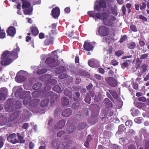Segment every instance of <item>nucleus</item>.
I'll list each match as a JSON object with an SVG mask.
<instances>
[{"mask_svg":"<svg viewBox=\"0 0 149 149\" xmlns=\"http://www.w3.org/2000/svg\"><path fill=\"white\" fill-rule=\"evenodd\" d=\"M55 57L58 58L57 55L52 54L47 58L45 61V63L48 66L53 68L58 65L60 64V61L57 59H55Z\"/></svg>","mask_w":149,"mask_h":149,"instance_id":"f257e3e1","label":"nucleus"},{"mask_svg":"<svg viewBox=\"0 0 149 149\" xmlns=\"http://www.w3.org/2000/svg\"><path fill=\"white\" fill-rule=\"evenodd\" d=\"M16 47L13 49V51H4L1 55V58L7 56L10 57L13 59H16L18 57V54L20 51L19 47L16 46Z\"/></svg>","mask_w":149,"mask_h":149,"instance_id":"f03ea898","label":"nucleus"},{"mask_svg":"<svg viewBox=\"0 0 149 149\" xmlns=\"http://www.w3.org/2000/svg\"><path fill=\"white\" fill-rule=\"evenodd\" d=\"M110 30L109 28L103 25L100 26L96 31L97 35L101 37H105L109 35Z\"/></svg>","mask_w":149,"mask_h":149,"instance_id":"7ed1b4c3","label":"nucleus"},{"mask_svg":"<svg viewBox=\"0 0 149 149\" xmlns=\"http://www.w3.org/2000/svg\"><path fill=\"white\" fill-rule=\"evenodd\" d=\"M54 33V31L52 30L49 33V35L45 36L46 38L44 42V44L45 45L48 46L53 44L54 38L52 35Z\"/></svg>","mask_w":149,"mask_h":149,"instance_id":"20e7f679","label":"nucleus"},{"mask_svg":"<svg viewBox=\"0 0 149 149\" xmlns=\"http://www.w3.org/2000/svg\"><path fill=\"white\" fill-rule=\"evenodd\" d=\"M116 20V17L113 15L109 16L106 19H105L103 22L105 26L113 27V22Z\"/></svg>","mask_w":149,"mask_h":149,"instance_id":"39448f33","label":"nucleus"},{"mask_svg":"<svg viewBox=\"0 0 149 149\" xmlns=\"http://www.w3.org/2000/svg\"><path fill=\"white\" fill-rule=\"evenodd\" d=\"M12 100V99H10L6 102L5 107L6 110L7 111L11 112L15 110V107L13 106V102Z\"/></svg>","mask_w":149,"mask_h":149,"instance_id":"423d86ee","label":"nucleus"},{"mask_svg":"<svg viewBox=\"0 0 149 149\" xmlns=\"http://www.w3.org/2000/svg\"><path fill=\"white\" fill-rule=\"evenodd\" d=\"M6 136L7 140L13 144L19 143V141H18L17 139L15 138L16 137V134L15 133L10 134L9 135L7 134Z\"/></svg>","mask_w":149,"mask_h":149,"instance_id":"0eeeda50","label":"nucleus"},{"mask_svg":"<svg viewBox=\"0 0 149 149\" xmlns=\"http://www.w3.org/2000/svg\"><path fill=\"white\" fill-rule=\"evenodd\" d=\"M24 94V99L23 101V103L24 105H27L29 102H30V100L31 98V96L30 95V92L29 91H24L23 93Z\"/></svg>","mask_w":149,"mask_h":149,"instance_id":"6e6552de","label":"nucleus"},{"mask_svg":"<svg viewBox=\"0 0 149 149\" xmlns=\"http://www.w3.org/2000/svg\"><path fill=\"white\" fill-rule=\"evenodd\" d=\"M105 80L107 83L111 87H115L118 84L116 79L113 77H107Z\"/></svg>","mask_w":149,"mask_h":149,"instance_id":"1a4fd4ad","label":"nucleus"},{"mask_svg":"<svg viewBox=\"0 0 149 149\" xmlns=\"http://www.w3.org/2000/svg\"><path fill=\"white\" fill-rule=\"evenodd\" d=\"M7 89L6 88H1L0 89V101L5 100L7 95Z\"/></svg>","mask_w":149,"mask_h":149,"instance_id":"9d476101","label":"nucleus"},{"mask_svg":"<svg viewBox=\"0 0 149 149\" xmlns=\"http://www.w3.org/2000/svg\"><path fill=\"white\" fill-rule=\"evenodd\" d=\"M60 10L58 7H56L53 8L52 10V15L55 19L57 18L59 15Z\"/></svg>","mask_w":149,"mask_h":149,"instance_id":"9b49d317","label":"nucleus"},{"mask_svg":"<svg viewBox=\"0 0 149 149\" xmlns=\"http://www.w3.org/2000/svg\"><path fill=\"white\" fill-rule=\"evenodd\" d=\"M9 57H10L7 56L5 57H3L2 58L1 56V58L2 60L1 61V63L2 65H7L10 63L12 61V59L11 58H8Z\"/></svg>","mask_w":149,"mask_h":149,"instance_id":"f8f14e48","label":"nucleus"},{"mask_svg":"<svg viewBox=\"0 0 149 149\" xmlns=\"http://www.w3.org/2000/svg\"><path fill=\"white\" fill-rule=\"evenodd\" d=\"M9 122L7 118L3 115L0 116V125L1 126L7 125Z\"/></svg>","mask_w":149,"mask_h":149,"instance_id":"ddd939ff","label":"nucleus"},{"mask_svg":"<svg viewBox=\"0 0 149 149\" xmlns=\"http://www.w3.org/2000/svg\"><path fill=\"white\" fill-rule=\"evenodd\" d=\"M16 29L13 26H10L8 29L7 32L8 35L11 36H13L16 33Z\"/></svg>","mask_w":149,"mask_h":149,"instance_id":"4468645a","label":"nucleus"},{"mask_svg":"<svg viewBox=\"0 0 149 149\" xmlns=\"http://www.w3.org/2000/svg\"><path fill=\"white\" fill-rule=\"evenodd\" d=\"M65 122L63 120H59L54 126L55 129H60L62 128L65 125Z\"/></svg>","mask_w":149,"mask_h":149,"instance_id":"2eb2a0df","label":"nucleus"},{"mask_svg":"<svg viewBox=\"0 0 149 149\" xmlns=\"http://www.w3.org/2000/svg\"><path fill=\"white\" fill-rule=\"evenodd\" d=\"M40 100L38 99H35L31 100L29 104L31 107H35L37 106L40 103Z\"/></svg>","mask_w":149,"mask_h":149,"instance_id":"dca6fc26","label":"nucleus"},{"mask_svg":"<svg viewBox=\"0 0 149 149\" xmlns=\"http://www.w3.org/2000/svg\"><path fill=\"white\" fill-rule=\"evenodd\" d=\"M72 113V111L70 109H67L63 110L62 116L65 117H69L70 115Z\"/></svg>","mask_w":149,"mask_h":149,"instance_id":"f3484780","label":"nucleus"},{"mask_svg":"<svg viewBox=\"0 0 149 149\" xmlns=\"http://www.w3.org/2000/svg\"><path fill=\"white\" fill-rule=\"evenodd\" d=\"M61 100L62 104L63 106L70 107V102L68 98L64 97L61 99Z\"/></svg>","mask_w":149,"mask_h":149,"instance_id":"a211bd4d","label":"nucleus"},{"mask_svg":"<svg viewBox=\"0 0 149 149\" xmlns=\"http://www.w3.org/2000/svg\"><path fill=\"white\" fill-rule=\"evenodd\" d=\"M72 89L71 88H65L64 92V94L68 96L70 98L72 99Z\"/></svg>","mask_w":149,"mask_h":149,"instance_id":"6ab92c4d","label":"nucleus"},{"mask_svg":"<svg viewBox=\"0 0 149 149\" xmlns=\"http://www.w3.org/2000/svg\"><path fill=\"white\" fill-rule=\"evenodd\" d=\"M84 49L87 51H90L93 48L92 45L89 42H85L84 45Z\"/></svg>","mask_w":149,"mask_h":149,"instance_id":"aec40b11","label":"nucleus"},{"mask_svg":"<svg viewBox=\"0 0 149 149\" xmlns=\"http://www.w3.org/2000/svg\"><path fill=\"white\" fill-rule=\"evenodd\" d=\"M26 79L25 76L22 75H17L15 78L16 81L18 82H24Z\"/></svg>","mask_w":149,"mask_h":149,"instance_id":"412c9836","label":"nucleus"},{"mask_svg":"<svg viewBox=\"0 0 149 149\" xmlns=\"http://www.w3.org/2000/svg\"><path fill=\"white\" fill-rule=\"evenodd\" d=\"M66 70V68L65 66H59L55 70L56 73L59 74L63 72Z\"/></svg>","mask_w":149,"mask_h":149,"instance_id":"4be33fe9","label":"nucleus"},{"mask_svg":"<svg viewBox=\"0 0 149 149\" xmlns=\"http://www.w3.org/2000/svg\"><path fill=\"white\" fill-rule=\"evenodd\" d=\"M30 30L32 34L34 36L37 35L39 33L38 30L36 26L31 27Z\"/></svg>","mask_w":149,"mask_h":149,"instance_id":"5701e85b","label":"nucleus"},{"mask_svg":"<svg viewBox=\"0 0 149 149\" xmlns=\"http://www.w3.org/2000/svg\"><path fill=\"white\" fill-rule=\"evenodd\" d=\"M49 102V99L46 98L43 100L40 103L41 107H47Z\"/></svg>","mask_w":149,"mask_h":149,"instance_id":"b1692460","label":"nucleus"},{"mask_svg":"<svg viewBox=\"0 0 149 149\" xmlns=\"http://www.w3.org/2000/svg\"><path fill=\"white\" fill-rule=\"evenodd\" d=\"M33 8L30 7L28 9H26L23 10L24 13L25 15H30L32 14Z\"/></svg>","mask_w":149,"mask_h":149,"instance_id":"393cba45","label":"nucleus"},{"mask_svg":"<svg viewBox=\"0 0 149 149\" xmlns=\"http://www.w3.org/2000/svg\"><path fill=\"white\" fill-rule=\"evenodd\" d=\"M42 87V84L40 83L37 82L34 84L32 86V88L34 90L40 89Z\"/></svg>","mask_w":149,"mask_h":149,"instance_id":"a878e982","label":"nucleus"},{"mask_svg":"<svg viewBox=\"0 0 149 149\" xmlns=\"http://www.w3.org/2000/svg\"><path fill=\"white\" fill-rule=\"evenodd\" d=\"M17 136L18 137V140H17V141H19V142L20 143H22L25 142V140L24 139L23 137L20 135L19 133L18 132L17 133Z\"/></svg>","mask_w":149,"mask_h":149,"instance_id":"bb28decb","label":"nucleus"},{"mask_svg":"<svg viewBox=\"0 0 149 149\" xmlns=\"http://www.w3.org/2000/svg\"><path fill=\"white\" fill-rule=\"evenodd\" d=\"M75 129L76 127L74 125H70L67 128L66 132L68 133H72L75 130Z\"/></svg>","mask_w":149,"mask_h":149,"instance_id":"cd10ccee","label":"nucleus"},{"mask_svg":"<svg viewBox=\"0 0 149 149\" xmlns=\"http://www.w3.org/2000/svg\"><path fill=\"white\" fill-rule=\"evenodd\" d=\"M127 47L130 49H132L135 48L136 47V44L135 42H132L128 43L127 45Z\"/></svg>","mask_w":149,"mask_h":149,"instance_id":"c85d7f7f","label":"nucleus"},{"mask_svg":"<svg viewBox=\"0 0 149 149\" xmlns=\"http://www.w3.org/2000/svg\"><path fill=\"white\" fill-rule=\"evenodd\" d=\"M53 90L58 93H59L61 91V89L60 86L58 85L55 86L52 88Z\"/></svg>","mask_w":149,"mask_h":149,"instance_id":"c756f323","label":"nucleus"},{"mask_svg":"<svg viewBox=\"0 0 149 149\" xmlns=\"http://www.w3.org/2000/svg\"><path fill=\"white\" fill-rule=\"evenodd\" d=\"M109 91L114 99H116L118 98V95L116 91L112 90H109Z\"/></svg>","mask_w":149,"mask_h":149,"instance_id":"7c9ffc66","label":"nucleus"},{"mask_svg":"<svg viewBox=\"0 0 149 149\" xmlns=\"http://www.w3.org/2000/svg\"><path fill=\"white\" fill-rule=\"evenodd\" d=\"M101 19L103 20V22L105 19H106L109 16L108 14L106 13H102Z\"/></svg>","mask_w":149,"mask_h":149,"instance_id":"2f4dec72","label":"nucleus"},{"mask_svg":"<svg viewBox=\"0 0 149 149\" xmlns=\"http://www.w3.org/2000/svg\"><path fill=\"white\" fill-rule=\"evenodd\" d=\"M76 95V97L74 95L73 97V98L74 101H78V99H79V97H80V93L79 92H76L74 93Z\"/></svg>","mask_w":149,"mask_h":149,"instance_id":"473e14b6","label":"nucleus"},{"mask_svg":"<svg viewBox=\"0 0 149 149\" xmlns=\"http://www.w3.org/2000/svg\"><path fill=\"white\" fill-rule=\"evenodd\" d=\"M31 6V4L28 1L23 2L22 3V8H29Z\"/></svg>","mask_w":149,"mask_h":149,"instance_id":"72a5a7b5","label":"nucleus"},{"mask_svg":"<svg viewBox=\"0 0 149 149\" xmlns=\"http://www.w3.org/2000/svg\"><path fill=\"white\" fill-rule=\"evenodd\" d=\"M99 3L100 6L102 8H105L107 7L105 0H100Z\"/></svg>","mask_w":149,"mask_h":149,"instance_id":"f704fd0d","label":"nucleus"},{"mask_svg":"<svg viewBox=\"0 0 149 149\" xmlns=\"http://www.w3.org/2000/svg\"><path fill=\"white\" fill-rule=\"evenodd\" d=\"M134 105L139 109H141L143 107V103L140 102H138L136 101L134 102Z\"/></svg>","mask_w":149,"mask_h":149,"instance_id":"c9c22d12","label":"nucleus"},{"mask_svg":"<svg viewBox=\"0 0 149 149\" xmlns=\"http://www.w3.org/2000/svg\"><path fill=\"white\" fill-rule=\"evenodd\" d=\"M57 95L55 94H53L51 97V103H54L55 101L57 99Z\"/></svg>","mask_w":149,"mask_h":149,"instance_id":"e433bc0d","label":"nucleus"},{"mask_svg":"<svg viewBox=\"0 0 149 149\" xmlns=\"http://www.w3.org/2000/svg\"><path fill=\"white\" fill-rule=\"evenodd\" d=\"M47 71V70L46 69L41 68L38 70L37 71L38 74H42L46 72Z\"/></svg>","mask_w":149,"mask_h":149,"instance_id":"4c0bfd02","label":"nucleus"},{"mask_svg":"<svg viewBox=\"0 0 149 149\" xmlns=\"http://www.w3.org/2000/svg\"><path fill=\"white\" fill-rule=\"evenodd\" d=\"M125 130L126 128L124 125L121 124L119 126L118 131L120 132H125Z\"/></svg>","mask_w":149,"mask_h":149,"instance_id":"58836bf2","label":"nucleus"},{"mask_svg":"<svg viewBox=\"0 0 149 149\" xmlns=\"http://www.w3.org/2000/svg\"><path fill=\"white\" fill-rule=\"evenodd\" d=\"M136 18L137 19H141L143 22H146L147 21V19L143 15H139L138 17H136Z\"/></svg>","mask_w":149,"mask_h":149,"instance_id":"ea45409f","label":"nucleus"},{"mask_svg":"<svg viewBox=\"0 0 149 149\" xmlns=\"http://www.w3.org/2000/svg\"><path fill=\"white\" fill-rule=\"evenodd\" d=\"M86 126V124L84 123H80L78 126V128L79 130H81L84 128Z\"/></svg>","mask_w":149,"mask_h":149,"instance_id":"a19ab883","label":"nucleus"},{"mask_svg":"<svg viewBox=\"0 0 149 149\" xmlns=\"http://www.w3.org/2000/svg\"><path fill=\"white\" fill-rule=\"evenodd\" d=\"M87 14L90 17H92L93 18H94L95 17V11H89L88 12Z\"/></svg>","mask_w":149,"mask_h":149,"instance_id":"79ce46f5","label":"nucleus"},{"mask_svg":"<svg viewBox=\"0 0 149 149\" xmlns=\"http://www.w3.org/2000/svg\"><path fill=\"white\" fill-rule=\"evenodd\" d=\"M143 120V119L142 117H138L135 119L134 121L136 123L140 124Z\"/></svg>","mask_w":149,"mask_h":149,"instance_id":"37998d69","label":"nucleus"},{"mask_svg":"<svg viewBox=\"0 0 149 149\" xmlns=\"http://www.w3.org/2000/svg\"><path fill=\"white\" fill-rule=\"evenodd\" d=\"M127 37L126 35H124L121 37L119 40V42L120 43H122L124 42L127 38Z\"/></svg>","mask_w":149,"mask_h":149,"instance_id":"c03bdc74","label":"nucleus"},{"mask_svg":"<svg viewBox=\"0 0 149 149\" xmlns=\"http://www.w3.org/2000/svg\"><path fill=\"white\" fill-rule=\"evenodd\" d=\"M88 65L92 67H94L95 66V61L93 60H89L88 63Z\"/></svg>","mask_w":149,"mask_h":149,"instance_id":"a18cd8bd","label":"nucleus"},{"mask_svg":"<svg viewBox=\"0 0 149 149\" xmlns=\"http://www.w3.org/2000/svg\"><path fill=\"white\" fill-rule=\"evenodd\" d=\"M132 124V122L131 120H127L125 122V125L126 126H128L129 127L131 126Z\"/></svg>","mask_w":149,"mask_h":149,"instance_id":"49530a36","label":"nucleus"},{"mask_svg":"<svg viewBox=\"0 0 149 149\" xmlns=\"http://www.w3.org/2000/svg\"><path fill=\"white\" fill-rule=\"evenodd\" d=\"M53 94V93L52 91H50L48 92H47L45 93V97L46 98L49 99L48 97H51V96H52Z\"/></svg>","mask_w":149,"mask_h":149,"instance_id":"de8ad7c7","label":"nucleus"},{"mask_svg":"<svg viewBox=\"0 0 149 149\" xmlns=\"http://www.w3.org/2000/svg\"><path fill=\"white\" fill-rule=\"evenodd\" d=\"M91 98L89 95L86 96L85 98L84 99V101L86 102L88 104L90 103L91 100Z\"/></svg>","mask_w":149,"mask_h":149,"instance_id":"09e8293b","label":"nucleus"},{"mask_svg":"<svg viewBox=\"0 0 149 149\" xmlns=\"http://www.w3.org/2000/svg\"><path fill=\"white\" fill-rule=\"evenodd\" d=\"M15 105L16 106L15 107V109H18V108H19L21 107L22 104L20 102L18 101H17L15 102Z\"/></svg>","mask_w":149,"mask_h":149,"instance_id":"8fccbe9b","label":"nucleus"},{"mask_svg":"<svg viewBox=\"0 0 149 149\" xmlns=\"http://www.w3.org/2000/svg\"><path fill=\"white\" fill-rule=\"evenodd\" d=\"M5 33L4 31L0 30V38H3L5 36Z\"/></svg>","mask_w":149,"mask_h":149,"instance_id":"3c124183","label":"nucleus"},{"mask_svg":"<svg viewBox=\"0 0 149 149\" xmlns=\"http://www.w3.org/2000/svg\"><path fill=\"white\" fill-rule=\"evenodd\" d=\"M123 52L121 50H118L115 52V55L118 56H120L123 53Z\"/></svg>","mask_w":149,"mask_h":149,"instance_id":"603ef678","label":"nucleus"},{"mask_svg":"<svg viewBox=\"0 0 149 149\" xmlns=\"http://www.w3.org/2000/svg\"><path fill=\"white\" fill-rule=\"evenodd\" d=\"M79 106V103H75L72 105V108L73 109H76Z\"/></svg>","mask_w":149,"mask_h":149,"instance_id":"864d4df0","label":"nucleus"},{"mask_svg":"<svg viewBox=\"0 0 149 149\" xmlns=\"http://www.w3.org/2000/svg\"><path fill=\"white\" fill-rule=\"evenodd\" d=\"M128 66V63L125 62L123 63L121 65L122 68L123 69H125V68H127Z\"/></svg>","mask_w":149,"mask_h":149,"instance_id":"5fc2aeb1","label":"nucleus"},{"mask_svg":"<svg viewBox=\"0 0 149 149\" xmlns=\"http://www.w3.org/2000/svg\"><path fill=\"white\" fill-rule=\"evenodd\" d=\"M130 28L131 30L134 32H136L137 31L136 27L134 25H131L130 26Z\"/></svg>","mask_w":149,"mask_h":149,"instance_id":"6e6d98bb","label":"nucleus"},{"mask_svg":"<svg viewBox=\"0 0 149 149\" xmlns=\"http://www.w3.org/2000/svg\"><path fill=\"white\" fill-rule=\"evenodd\" d=\"M105 104L106 105V107L107 109H109L112 107V104L111 101H110V103L108 102V103Z\"/></svg>","mask_w":149,"mask_h":149,"instance_id":"4d7b16f0","label":"nucleus"},{"mask_svg":"<svg viewBox=\"0 0 149 149\" xmlns=\"http://www.w3.org/2000/svg\"><path fill=\"white\" fill-rule=\"evenodd\" d=\"M146 98L144 97H139L138 98V100L139 101L142 102H145L146 101Z\"/></svg>","mask_w":149,"mask_h":149,"instance_id":"13d9d810","label":"nucleus"},{"mask_svg":"<svg viewBox=\"0 0 149 149\" xmlns=\"http://www.w3.org/2000/svg\"><path fill=\"white\" fill-rule=\"evenodd\" d=\"M49 82V84L51 85H54L56 84L57 83V81L55 79H52L50 80Z\"/></svg>","mask_w":149,"mask_h":149,"instance_id":"bf43d9fd","label":"nucleus"},{"mask_svg":"<svg viewBox=\"0 0 149 149\" xmlns=\"http://www.w3.org/2000/svg\"><path fill=\"white\" fill-rule=\"evenodd\" d=\"M94 77L97 79L100 80L103 78V77L100 75L95 74L94 75Z\"/></svg>","mask_w":149,"mask_h":149,"instance_id":"052dcab7","label":"nucleus"},{"mask_svg":"<svg viewBox=\"0 0 149 149\" xmlns=\"http://www.w3.org/2000/svg\"><path fill=\"white\" fill-rule=\"evenodd\" d=\"M65 133V132L64 131H61L57 133V135L58 137H61Z\"/></svg>","mask_w":149,"mask_h":149,"instance_id":"680f3d73","label":"nucleus"},{"mask_svg":"<svg viewBox=\"0 0 149 149\" xmlns=\"http://www.w3.org/2000/svg\"><path fill=\"white\" fill-rule=\"evenodd\" d=\"M141 64V62H140V60L139 59V58H137L136 60V65L137 66V68H138L140 65Z\"/></svg>","mask_w":149,"mask_h":149,"instance_id":"e2e57ef3","label":"nucleus"},{"mask_svg":"<svg viewBox=\"0 0 149 149\" xmlns=\"http://www.w3.org/2000/svg\"><path fill=\"white\" fill-rule=\"evenodd\" d=\"M111 65L113 66L117 65L118 64V63L115 59L112 60L111 61Z\"/></svg>","mask_w":149,"mask_h":149,"instance_id":"0e129e2a","label":"nucleus"},{"mask_svg":"<svg viewBox=\"0 0 149 149\" xmlns=\"http://www.w3.org/2000/svg\"><path fill=\"white\" fill-rule=\"evenodd\" d=\"M102 13H97L95 15V17H96L97 18L101 19Z\"/></svg>","mask_w":149,"mask_h":149,"instance_id":"69168bd1","label":"nucleus"},{"mask_svg":"<svg viewBox=\"0 0 149 149\" xmlns=\"http://www.w3.org/2000/svg\"><path fill=\"white\" fill-rule=\"evenodd\" d=\"M56 149H65V146L63 144H60L57 146Z\"/></svg>","mask_w":149,"mask_h":149,"instance_id":"338daca9","label":"nucleus"},{"mask_svg":"<svg viewBox=\"0 0 149 149\" xmlns=\"http://www.w3.org/2000/svg\"><path fill=\"white\" fill-rule=\"evenodd\" d=\"M145 149H149V140L145 142Z\"/></svg>","mask_w":149,"mask_h":149,"instance_id":"774afa93","label":"nucleus"}]
</instances>
